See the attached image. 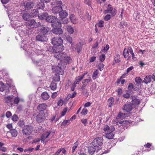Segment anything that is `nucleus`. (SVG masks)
Returning a JSON list of instances; mask_svg holds the SVG:
<instances>
[{
	"mask_svg": "<svg viewBox=\"0 0 155 155\" xmlns=\"http://www.w3.org/2000/svg\"><path fill=\"white\" fill-rule=\"evenodd\" d=\"M54 56L57 59L60 61H66L68 62L71 61V58L68 56L67 54L65 52H60L59 53H55Z\"/></svg>",
	"mask_w": 155,
	"mask_h": 155,
	"instance_id": "nucleus-1",
	"label": "nucleus"
},
{
	"mask_svg": "<svg viewBox=\"0 0 155 155\" xmlns=\"http://www.w3.org/2000/svg\"><path fill=\"white\" fill-rule=\"evenodd\" d=\"M111 128L109 127L107 125L104 126L103 130L104 131H107V133L106 134V138L109 139H111L113 138L114 136V134L112 132L115 130L114 126H111Z\"/></svg>",
	"mask_w": 155,
	"mask_h": 155,
	"instance_id": "nucleus-2",
	"label": "nucleus"
},
{
	"mask_svg": "<svg viewBox=\"0 0 155 155\" xmlns=\"http://www.w3.org/2000/svg\"><path fill=\"white\" fill-rule=\"evenodd\" d=\"M64 48L63 44L57 45L53 46V47L50 46L48 48V50L50 52H54L55 53L62 52Z\"/></svg>",
	"mask_w": 155,
	"mask_h": 155,
	"instance_id": "nucleus-3",
	"label": "nucleus"
},
{
	"mask_svg": "<svg viewBox=\"0 0 155 155\" xmlns=\"http://www.w3.org/2000/svg\"><path fill=\"white\" fill-rule=\"evenodd\" d=\"M103 139L102 137H98L94 139L92 143L94 146L100 150L101 149V145L103 144Z\"/></svg>",
	"mask_w": 155,
	"mask_h": 155,
	"instance_id": "nucleus-4",
	"label": "nucleus"
},
{
	"mask_svg": "<svg viewBox=\"0 0 155 155\" xmlns=\"http://www.w3.org/2000/svg\"><path fill=\"white\" fill-rule=\"evenodd\" d=\"M33 131V128L30 125H27L22 129V132L23 135L28 136L30 135Z\"/></svg>",
	"mask_w": 155,
	"mask_h": 155,
	"instance_id": "nucleus-5",
	"label": "nucleus"
},
{
	"mask_svg": "<svg viewBox=\"0 0 155 155\" xmlns=\"http://www.w3.org/2000/svg\"><path fill=\"white\" fill-rule=\"evenodd\" d=\"M46 21L51 23L52 27L57 26V18L54 16L48 15Z\"/></svg>",
	"mask_w": 155,
	"mask_h": 155,
	"instance_id": "nucleus-6",
	"label": "nucleus"
},
{
	"mask_svg": "<svg viewBox=\"0 0 155 155\" xmlns=\"http://www.w3.org/2000/svg\"><path fill=\"white\" fill-rule=\"evenodd\" d=\"M53 27L52 31L54 34L58 35L59 37H62L64 34L63 33V31L61 28V27L59 26H54Z\"/></svg>",
	"mask_w": 155,
	"mask_h": 155,
	"instance_id": "nucleus-7",
	"label": "nucleus"
},
{
	"mask_svg": "<svg viewBox=\"0 0 155 155\" xmlns=\"http://www.w3.org/2000/svg\"><path fill=\"white\" fill-rule=\"evenodd\" d=\"M31 59L33 63L37 66H41L44 64H45L47 63L48 61L45 58H42L39 60H35L32 58Z\"/></svg>",
	"mask_w": 155,
	"mask_h": 155,
	"instance_id": "nucleus-8",
	"label": "nucleus"
},
{
	"mask_svg": "<svg viewBox=\"0 0 155 155\" xmlns=\"http://www.w3.org/2000/svg\"><path fill=\"white\" fill-rule=\"evenodd\" d=\"M62 37H54L51 39V42L53 45V46L63 44V41L61 38Z\"/></svg>",
	"mask_w": 155,
	"mask_h": 155,
	"instance_id": "nucleus-9",
	"label": "nucleus"
},
{
	"mask_svg": "<svg viewBox=\"0 0 155 155\" xmlns=\"http://www.w3.org/2000/svg\"><path fill=\"white\" fill-rule=\"evenodd\" d=\"M35 119L38 122L40 123L44 121L45 118V114L44 112H40L36 116Z\"/></svg>",
	"mask_w": 155,
	"mask_h": 155,
	"instance_id": "nucleus-10",
	"label": "nucleus"
},
{
	"mask_svg": "<svg viewBox=\"0 0 155 155\" xmlns=\"http://www.w3.org/2000/svg\"><path fill=\"white\" fill-rule=\"evenodd\" d=\"M68 21V19L66 17H59L57 18V26L61 27L62 24H66Z\"/></svg>",
	"mask_w": 155,
	"mask_h": 155,
	"instance_id": "nucleus-11",
	"label": "nucleus"
},
{
	"mask_svg": "<svg viewBox=\"0 0 155 155\" xmlns=\"http://www.w3.org/2000/svg\"><path fill=\"white\" fill-rule=\"evenodd\" d=\"M36 41L41 42H46L48 40V38L46 35L42 34H39L36 36L35 37Z\"/></svg>",
	"mask_w": 155,
	"mask_h": 155,
	"instance_id": "nucleus-12",
	"label": "nucleus"
},
{
	"mask_svg": "<svg viewBox=\"0 0 155 155\" xmlns=\"http://www.w3.org/2000/svg\"><path fill=\"white\" fill-rule=\"evenodd\" d=\"M62 38L67 41V42L71 45V47L73 48L74 47V44L73 42L72 38L68 35H65L64 34Z\"/></svg>",
	"mask_w": 155,
	"mask_h": 155,
	"instance_id": "nucleus-13",
	"label": "nucleus"
},
{
	"mask_svg": "<svg viewBox=\"0 0 155 155\" xmlns=\"http://www.w3.org/2000/svg\"><path fill=\"white\" fill-rule=\"evenodd\" d=\"M34 3L31 1L28 2H25L23 3V5L24 6L25 10H28L33 8L34 6Z\"/></svg>",
	"mask_w": 155,
	"mask_h": 155,
	"instance_id": "nucleus-14",
	"label": "nucleus"
},
{
	"mask_svg": "<svg viewBox=\"0 0 155 155\" xmlns=\"http://www.w3.org/2000/svg\"><path fill=\"white\" fill-rule=\"evenodd\" d=\"M41 27L38 29V32L40 34L45 35L48 33L49 31V28L47 27H45L41 26Z\"/></svg>",
	"mask_w": 155,
	"mask_h": 155,
	"instance_id": "nucleus-15",
	"label": "nucleus"
},
{
	"mask_svg": "<svg viewBox=\"0 0 155 155\" xmlns=\"http://www.w3.org/2000/svg\"><path fill=\"white\" fill-rule=\"evenodd\" d=\"M64 69L60 67L58 65L53 68V70L55 71L57 74L61 75H62L64 74Z\"/></svg>",
	"mask_w": 155,
	"mask_h": 155,
	"instance_id": "nucleus-16",
	"label": "nucleus"
},
{
	"mask_svg": "<svg viewBox=\"0 0 155 155\" xmlns=\"http://www.w3.org/2000/svg\"><path fill=\"white\" fill-rule=\"evenodd\" d=\"M94 146L92 144V145L89 146L88 147V152L91 155L93 154L95 151H97V152L100 150L98 148H97L96 146Z\"/></svg>",
	"mask_w": 155,
	"mask_h": 155,
	"instance_id": "nucleus-17",
	"label": "nucleus"
},
{
	"mask_svg": "<svg viewBox=\"0 0 155 155\" xmlns=\"http://www.w3.org/2000/svg\"><path fill=\"white\" fill-rule=\"evenodd\" d=\"M118 124H121L120 126H122L124 129L127 128V125L131 123V121H129L127 120H123L120 121H118Z\"/></svg>",
	"mask_w": 155,
	"mask_h": 155,
	"instance_id": "nucleus-18",
	"label": "nucleus"
},
{
	"mask_svg": "<svg viewBox=\"0 0 155 155\" xmlns=\"http://www.w3.org/2000/svg\"><path fill=\"white\" fill-rule=\"evenodd\" d=\"M11 87V84H6L5 85L2 82H0V91H3L5 90H8Z\"/></svg>",
	"mask_w": 155,
	"mask_h": 155,
	"instance_id": "nucleus-19",
	"label": "nucleus"
},
{
	"mask_svg": "<svg viewBox=\"0 0 155 155\" xmlns=\"http://www.w3.org/2000/svg\"><path fill=\"white\" fill-rule=\"evenodd\" d=\"M107 9L110 11V14L112 17L114 16L116 14L117 10L115 8H113L111 5H108Z\"/></svg>",
	"mask_w": 155,
	"mask_h": 155,
	"instance_id": "nucleus-20",
	"label": "nucleus"
},
{
	"mask_svg": "<svg viewBox=\"0 0 155 155\" xmlns=\"http://www.w3.org/2000/svg\"><path fill=\"white\" fill-rule=\"evenodd\" d=\"M133 106H132L131 104H125L124 105V106H123V109L124 110L128 112L131 110L133 108Z\"/></svg>",
	"mask_w": 155,
	"mask_h": 155,
	"instance_id": "nucleus-21",
	"label": "nucleus"
},
{
	"mask_svg": "<svg viewBox=\"0 0 155 155\" xmlns=\"http://www.w3.org/2000/svg\"><path fill=\"white\" fill-rule=\"evenodd\" d=\"M62 10L61 6H54L52 8L51 11L54 14H59Z\"/></svg>",
	"mask_w": 155,
	"mask_h": 155,
	"instance_id": "nucleus-22",
	"label": "nucleus"
},
{
	"mask_svg": "<svg viewBox=\"0 0 155 155\" xmlns=\"http://www.w3.org/2000/svg\"><path fill=\"white\" fill-rule=\"evenodd\" d=\"M47 107V106L45 104H41L38 105L37 109L40 112H43V111L46 110Z\"/></svg>",
	"mask_w": 155,
	"mask_h": 155,
	"instance_id": "nucleus-23",
	"label": "nucleus"
},
{
	"mask_svg": "<svg viewBox=\"0 0 155 155\" xmlns=\"http://www.w3.org/2000/svg\"><path fill=\"white\" fill-rule=\"evenodd\" d=\"M48 15L46 12L40 14L38 15V18L41 20H45L47 21V18L48 17Z\"/></svg>",
	"mask_w": 155,
	"mask_h": 155,
	"instance_id": "nucleus-24",
	"label": "nucleus"
},
{
	"mask_svg": "<svg viewBox=\"0 0 155 155\" xmlns=\"http://www.w3.org/2000/svg\"><path fill=\"white\" fill-rule=\"evenodd\" d=\"M5 103L8 104V105H10L12 106L13 105L12 103V97L10 96H8L5 97L4 99Z\"/></svg>",
	"mask_w": 155,
	"mask_h": 155,
	"instance_id": "nucleus-25",
	"label": "nucleus"
},
{
	"mask_svg": "<svg viewBox=\"0 0 155 155\" xmlns=\"http://www.w3.org/2000/svg\"><path fill=\"white\" fill-rule=\"evenodd\" d=\"M132 101H131V104L133 107H135L136 106L139 105L140 103V100L137 98H135L133 99V97L131 96Z\"/></svg>",
	"mask_w": 155,
	"mask_h": 155,
	"instance_id": "nucleus-26",
	"label": "nucleus"
},
{
	"mask_svg": "<svg viewBox=\"0 0 155 155\" xmlns=\"http://www.w3.org/2000/svg\"><path fill=\"white\" fill-rule=\"evenodd\" d=\"M131 114L130 113H127L126 114H123L121 112L119 113L117 117V119H123L126 117L129 116L130 114Z\"/></svg>",
	"mask_w": 155,
	"mask_h": 155,
	"instance_id": "nucleus-27",
	"label": "nucleus"
},
{
	"mask_svg": "<svg viewBox=\"0 0 155 155\" xmlns=\"http://www.w3.org/2000/svg\"><path fill=\"white\" fill-rule=\"evenodd\" d=\"M70 61L66 62V61H60L58 63V65L60 67L64 69L66 67L67 63L69 64Z\"/></svg>",
	"mask_w": 155,
	"mask_h": 155,
	"instance_id": "nucleus-28",
	"label": "nucleus"
},
{
	"mask_svg": "<svg viewBox=\"0 0 155 155\" xmlns=\"http://www.w3.org/2000/svg\"><path fill=\"white\" fill-rule=\"evenodd\" d=\"M31 17H34L37 16H38L39 15L38 11V9L33 10L30 13Z\"/></svg>",
	"mask_w": 155,
	"mask_h": 155,
	"instance_id": "nucleus-29",
	"label": "nucleus"
},
{
	"mask_svg": "<svg viewBox=\"0 0 155 155\" xmlns=\"http://www.w3.org/2000/svg\"><path fill=\"white\" fill-rule=\"evenodd\" d=\"M41 97L43 100H47L49 98V96L46 91H45L41 94Z\"/></svg>",
	"mask_w": 155,
	"mask_h": 155,
	"instance_id": "nucleus-30",
	"label": "nucleus"
},
{
	"mask_svg": "<svg viewBox=\"0 0 155 155\" xmlns=\"http://www.w3.org/2000/svg\"><path fill=\"white\" fill-rule=\"evenodd\" d=\"M35 23L36 22L35 20L33 19H29L26 22V25L29 26L33 25H35Z\"/></svg>",
	"mask_w": 155,
	"mask_h": 155,
	"instance_id": "nucleus-31",
	"label": "nucleus"
},
{
	"mask_svg": "<svg viewBox=\"0 0 155 155\" xmlns=\"http://www.w3.org/2000/svg\"><path fill=\"white\" fill-rule=\"evenodd\" d=\"M59 17H66L68 15V14L65 11L61 10L59 14Z\"/></svg>",
	"mask_w": 155,
	"mask_h": 155,
	"instance_id": "nucleus-32",
	"label": "nucleus"
},
{
	"mask_svg": "<svg viewBox=\"0 0 155 155\" xmlns=\"http://www.w3.org/2000/svg\"><path fill=\"white\" fill-rule=\"evenodd\" d=\"M120 56L119 54H117L115 56V58L114 60V61L113 64V65H114L115 64L119 63L121 62V61L120 59Z\"/></svg>",
	"mask_w": 155,
	"mask_h": 155,
	"instance_id": "nucleus-33",
	"label": "nucleus"
},
{
	"mask_svg": "<svg viewBox=\"0 0 155 155\" xmlns=\"http://www.w3.org/2000/svg\"><path fill=\"white\" fill-rule=\"evenodd\" d=\"M70 123V120H65L61 124V127L63 128L65 127L66 126L68 125Z\"/></svg>",
	"mask_w": 155,
	"mask_h": 155,
	"instance_id": "nucleus-34",
	"label": "nucleus"
},
{
	"mask_svg": "<svg viewBox=\"0 0 155 155\" xmlns=\"http://www.w3.org/2000/svg\"><path fill=\"white\" fill-rule=\"evenodd\" d=\"M82 47L80 43L77 44L76 45L75 49L77 50V52L79 54L81 51Z\"/></svg>",
	"mask_w": 155,
	"mask_h": 155,
	"instance_id": "nucleus-35",
	"label": "nucleus"
},
{
	"mask_svg": "<svg viewBox=\"0 0 155 155\" xmlns=\"http://www.w3.org/2000/svg\"><path fill=\"white\" fill-rule=\"evenodd\" d=\"M67 30L68 33L70 34H72L74 32V30L73 27L69 25L67 26Z\"/></svg>",
	"mask_w": 155,
	"mask_h": 155,
	"instance_id": "nucleus-36",
	"label": "nucleus"
},
{
	"mask_svg": "<svg viewBox=\"0 0 155 155\" xmlns=\"http://www.w3.org/2000/svg\"><path fill=\"white\" fill-rule=\"evenodd\" d=\"M31 17L30 14L25 13L23 14L22 15L23 18L25 21H27L28 20L30 19V18Z\"/></svg>",
	"mask_w": 155,
	"mask_h": 155,
	"instance_id": "nucleus-37",
	"label": "nucleus"
},
{
	"mask_svg": "<svg viewBox=\"0 0 155 155\" xmlns=\"http://www.w3.org/2000/svg\"><path fill=\"white\" fill-rule=\"evenodd\" d=\"M10 133H11L12 137H15L17 135L18 132L17 130L15 129H12V130H10Z\"/></svg>",
	"mask_w": 155,
	"mask_h": 155,
	"instance_id": "nucleus-38",
	"label": "nucleus"
},
{
	"mask_svg": "<svg viewBox=\"0 0 155 155\" xmlns=\"http://www.w3.org/2000/svg\"><path fill=\"white\" fill-rule=\"evenodd\" d=\"M17 124L20 127L23 128L25 126V122L23 120H20L18 121Z\"/></svg>",
	"mask_w": 155,
	"mask_h": 155,
	"instance_id": "nucleus-39",
	"label": "nucleus"
},
{
	"mask_svg": "<svg viewBox=\"0 0 155 155\" xmlns=\"http://www.w3.org/2000/svg\"><path fill=\"white\" fill-rule=\"evenodd\" d=\"M37 8L38 9L43 10L45 8V3L43 2H39L37 5Z\"/></svg>",
	"mask_w": 155,
	"mask_h": 155,
	"instance_id": "nucleus-40",
	"label": "nucleus"
},
{
	"mask_svg": "<svg viewBox=\"0 0 155 155\" xmlns=\"http://www.w3.org/2000/svg\"><path fill=\"white\" fill-rule=\"evenodd\" d=\"M123 54L124 58H130L131 57L130 56H129V52L128 51L127 49L125 48L123 51Z\"/></svg>",
	"mask_w": 155,
	"mask_h": 155,
	"instance_id": "nucleus-41",
	"label": "nucleus"
},
{
	"mask_svg": "<svg viewBox=\"0 0 155 155\" xmlns=\"http://www.w3.org/2000/svg\"><path fill=\"white\" fill-rule=\"evenodd\" d=\"M151 78V76L150 75L146 76L144 79L143 82L146 84H147L150 82Z\"/></svg>",
	"mask_w": 155,
	"mask_h": 155,
	"instance_id": "nucleus-42",
	"label": "nucleus"
},
{
	"mask_svg": "<svg viewBox=\"0 0 155 155\" xmlns=\"http://www.w3.org/2000/svg\"><path fill=\"white\" fill-rule=\"evenodd\" d=\"M70 18L72 23L74 24L76 23V17L74 14H71L70 15Z\"/></svg>",
	"mask_w": 155,
	"mask_h": 155,
	"instance_id": "nucleus-43",
	"label": "nucleus"
},
{
	"mask_svg": "<svg viewBox=\"0 0 155 155\" xmlns=\"http://www.w3.org/2000/svg\"><path fill=\"white\" fill-rule=\"evenodd\" d=\"M50 87L52 90H54L57 88V84L52 81Z\"/></svg>",
	"mask_w": 155,
	"mask_h": 155,
	"instance_id": "nucleus-44",
	"label": "nucleus"
},
{
	"mask_svg": "<svg viewBox=\"0 0 155 155\" xmlns=\"http://www.w3.org/2000/svg\"><path fill=\"white\" fill-rule=\"evenodd\" d=\"M135 82L138 84H140L142 81V80L140 77H137L135 78Z\"/></svg>",
	"mask_w": 155,
	"mask_h": 155,
	"instance_id": "nucleus-45",
	"label": "nucleus"
},
{
	"mask_svg": "<svg viewBox=\"0 0 155 155\" xmlns=\"http://www.w3.org/2000/svg\"><path fill=\"white\" fill-rule=\"evenodd\" d=\"M109 102V107H111V106L114 103V98L113 97H111L109 98L108 99Z\"/></svg>",
	"mask_w": 155,
	"mask_h": 155,
	"instance_id": "nucleus-46",
	"label": "nucleus"
},
{
	"mask_svg": "<svg viewBox=\"0 0 155 155\" xmlns=\"http://www.w3.org/2000/svg\"><path fill=\"white\" fill-rule=\"evenodd\" d=\"M78 144V141H77L74 144V146L72 147V153H74L76 148L77 147Z\"/></svg>",
	"mask_w": 155,
	"mask_h": 155,
	"instance_id": "nucleus-47",
	"label": "nucleus"
},
{
	"mask_svg": "<svg viewBox=\"0 0 155 155\" xmlns=\"http://www.w3.org/2000/svg\"><path fill=\"white\" fill-rule=\"evenodd\" d=\"M99 71L97 69H96L93 73L92 75V78L93 79H96L95 77L98 74Z\"/></svg>",
	"mask_w": 155,
	"mask_h": 155,
	"instance_id": "nucleus-48",
	"label": "nucleus"
},
{
	"mask_svg": "<svg viewBox=\"0 0 155 155\" xmlns=\"http://www.w3.org/2000/svg\"><path fill=\"white\" fill-rule=\"evenodd\" d=\"M105 55L102 54L99 56V60L101 62L105 60Z\"/></svg>",
	"mask_w": 155,
	"mask_h": 155,
	"instance_id": "nucleus-49",
	"label": "nucleus"
},
{
	"mask_svg": "<svg viewBox=\"0 0 155 155\" xmlns=\"http://www.w3.org/2000/svg\"><path fill=\"white\" fill-rule=\"evenodd\" d=\"M87 109L85 108H84L81 112V114L82 115H85L87 114Z\"/></svg>",
	"mask_w": 155,
	"mask_h": 155,
	"instance_id": "nucleus-50",
	"label": "nucleus"
},
{
	"mask_svg": "<svg viewBox=\"0 0 155 155\" xmlns=\"http://www.w3.org/2000/svg\"><path fill=\"white\" fill-rule=\"evenodd\" d=\"M67 110V107H65L63 109V111L61 113V115L60 116V118H61V117L65 115Z\"/></svg>",
	"mask_w": 155,
	"mask_h": 155,
	"instance_id": "nucleus-51",
	"label": "nucleus"
},
{
	"mask_svg": "<svg viewBox=\"0 0 155 155\" xmlns=\"http://www.w3.org/2000/svg\"><path fill=\"white\" fill-rule=\"evenodd\" d=\"M12 120L15 122L17 121L18 119V116L16 114H14L12 117Z\"/></svg>",
	"mask_w": 155,
	"mask_h": 155,
	"instance_id": "nucleus-52",
	"label": "nucleus"
},
{
	"mask_svg": "<svg viewBox=\"0 0 155 155\" xmlns=\"http://www.w3.org/2000/svg\"><path fill=\"white\" fill-rule=\"evenodd\" d=\"M82 79V78L80 77V76H78L76 78L75 81L74 82L76 84H78L80 81Z\"/></svg>",
	"mask_w": 155,
	"mask_h": 155,
	"instance_id": "nucleus-53",
	"label": "nucleus"
},
{
	"mask_svg": "<svg viewBox=\"0 0 155 155\" xmlns=\"http://www.w3.org/2000/svg\"><path fill=\"white\" fill-rule=\"evenodd\" d=\"M53 4L55 5V6H61L62 2L61 1H59L54 2V3Z\"/></svg>",
	"mask_w": 155,
	"mask_h": 155,
	"instance_id": "nucleus-54",
	"label": "nucleus"
},
{
	"mask_svg": "<svg viewBox=\"0 0 155 155\" xmlns=\"http://www.w3.org/2000/svg\"><path fill=\"white\" fill-rule=\"evenodd\" d=\"M111 18V16L110 15L107 14L106 15L104 18V19L105 21H108Z\"/></svg>",
	"mask_w": 155,
	"mask_h": 155,
	"instance_id": "nucleus-55",
	"label": "nucleus"
},
{
	"mask_svg": "<svg viewBox=\"0 0 155 155\" xmlns=\"http://www.w3.org/2000/svg\"><path fill=\"white\" fill-rule=\"evenodd\" d=\"M82 92L83 94L86 97H87L89 95V93L88 92L87 89H84Z\"/></svg>",
	"mask_w": 155,
	"mask_h": 155,
	"instance_id": "nucleus-56",
	"label": "nucleus"
},
{
	"mask_svg": "<svg viewBox=\"0 0 155 155\" xmlns=\"http://www.w3.org/2000/svg\"><path fill=\"white\" fill-rule=\"evenodd\" d=\"M104 65L103 64H98V69L100 71H102L104 69Z\"/></svg>",
	"mask_w": 155,
	"mask_h": 155,
	"instance_id": "nucleus-57",
	"label": "nucleus"
},
{
	"mask_svg": "<svg viewBox=\"0 0 155 155\" xmlns=\"http://www.w3.org/2000/svg\"><path fill=\"white\" fill-rule=\"evenodd\" d=\"M130 96V94L129 93H126L122 95V97L124 98H128Z\"/></svg>",
	"mask_w": 155,
	"mask_h": 155,
	"instance_id": "nucleus-58",
	"label": "nucleus"
},
{
	"mask_svg": "<svg viewBox=\"0 0 155 155\" xmlns=\"http://www.w3.org/2000/svg\"><path fill=\"white\" fill-rule=\"evenodd\" d=\"M134 86L132 83H130L129 84L128 86L127 87V88L129 90H131L134 88Z\"/></svg>",
	"mask_w": 155,
	"mask_h": 155,
	"instance_id": "nucleus-59",
	"label": "nucleus"
},
{
	"mask_svg": "<svg viewBox=\"0 0 155 155\" xmlns=\"http://www.w3.org/2000/svg\"><path fill=\"white\" fill-rule=\"evenodd\" d=\"M116 91L118 93V95L120 96L122 93V89L121 88H118L116 90Z\"/></svg>",
	"mask_w": 155,
	"mask_h": 155,
	"instance_id": "nucleus-60",
	"label": "nucleus"
},
{
	"mask_svg": "<svg viewBox=\"0 0 155 155\" xmlns=\"http://www.w3.org/2000/svg\"><path fill=\"white\" fill-rule=\"evenodd\" d=\"M45 134H43L41 137L40 140H41V142H42L43 143H44L45 142Z\"/></svg>",
	"mask_w": 155,
	"mask_h": 155,
	"instance_id": "nucleus-61",
	"label": "nucleus"
},
{
	"mask_svg": "<svg viewBox=\"0 0 155 155\" xmlns=\"http://www.w3.org/2000/svg\"><path fill=\"white\" fill-rule=\"evenodd\" d=\"M104 22L103 21L101 20L100 21L98 24V25L100 27H104Z\"/></svg>",
	"mask_w": 155,
	"mask_h": 155,
	"instance_id": "nucleus-62",
	"label": "nucleus"
},
{
	"mask_svg": "<svg viewBox=\"0 0 155 155\" xmlns=\"http://www.w3.org/2000/svg\"><path fill=\"white\" fill-rule=\"evenodd\" d=\"M91 0H85L84 1V2L85 4L89 6H91Z\"/></svg>",
	"mask_w": 155,
	"mask_h": 155,
	"instance_id": "nucleus-63",
	"label": "nucleus"
},
{
	"mask_svg": "<svg viewBox=\"0 0 155 155\" xmlns=\"http://www.w3.org/2000/svg\"><path fill=\"white\" fill-rule=\"evenodd\" d=\"M7 118H9L12 115V113L9 111H7L5 114Z\"/></svg>",
	"mask_w": 155,
	"mask_h": 155,
	"instance_id": "nucleus-64",
	"label": "nucleus"
}]
</instances>
